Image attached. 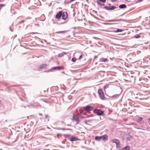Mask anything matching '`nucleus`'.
I'll return each instance as SVG.
<instances>
[{
    "mask_svg": "<svg viewBox=\"0 0 150 150\" xmlns=\"http://www.w3.org/2000/svg\"><path fill=\"white\" fill-rule=\"evenodd\" d=\"M103 64V63H100V64Z\"/></svg>",
    "mask_w": 150,
    "mask_h": 150,
    "instance_id": "obj_63",
    "label": "nucleus"
},
{
    "mask_svg": "<svg viewBox=\"0 0 150 150\" xmlns=\"http://www.w3.org/2000/svg\"><path fill=\"white\" fill-rule=\"evenodd\" d=\"M80 117V118H81L82 119H83V118H85V117H83V116H81Z\"/></svg>",
    "mask_w": 150,
    "mask_h": 150,
    "instance_id": "obj_46",
    "label": "nucleus"
},
{
    "mask_svg": "<svg viewBox=\"0 0 150 150\" xmlns=\"http://www.w3.org/2000/svg\"><path fill=\"white\" fill-rule=\"evenodd\" d=\"M61 134L59 133H58L57 134V136H61Z\"/></svg>",
    "mask_w": 150,
    "mask_h": 150,
    "instance_id": "obj_53",
    "label": "nucleus"
},
{
    "mask_svg": "<svg viewBox=\"0 0 150 150\" xmlns=\"http://www.w3.org/2000/svg\"><path fill=\"white\" fill-rule=\"evenodd\" d=\"M62 12L61 17H62V19L65 20L67 18L68 15L66 11H61Z\"/></svg>",
    "mask_w": 150,
    "mask_h": 150,
    "instance_id": "obj_6",
    "label": "nucleus"
},
{
    "mask_svg": "<svg viewBox=\"0 0 150 150\" xmlns=\"http://www.w3.org/2000/svg\"><path fill=\"white\" fill-rule=\"evenodd\" d=\"M120 95V94H116L115 95H114L112 96H111L110 97L112 98H118Z\"/></svg>",
    "mask_w": 150,
    "mask_h": 150,
    "instance_id": "obj_23",
    "label": "nucleus"
},
{
    "mask_svg": "<svg viewBox=\"0 0 150 150\" xmlns=\"http://www.w3.org/2000/svg\"><path fill=\"white\" fill-rule=\"evenodd\" d=\"M141 37V36L139 34H136L134 35V37L136 38H138Z\"/></svg>",
    "mask_w": 150,
    "mask_h": 150,
    "instance_id": "obj_27",
    "label": "nucleus"
},
{
    "mask_svg": "<svg viewBox=\"0 0 150 150\" xmlns=\"http://www.w3.org/2000/svg\"><path fill=\"white\" fill-rule=\"evenodd\" d=\"M35 24V25H39L38 24Z\"/></svg>",
    "mask_w": 150,
    "mask_h": 150,
    "instance_id": "obj_59",
    "label": "nucleus"
},
{
    "mask_svg": "<svg viewBox=\"0 0 150 150\" xmlns=\"http://www.w3.org/2000/svg\"><path fill=\"white\" fill-rule=\"evenodd\" d=\"M98 93L99 94L100 98L102 100H104L105 99V96L103 92L102 89L101 88L99 89L98 90Z\"/></svg>",
    "mask_w": 150,
    "mask_h": 150,
    "instance_id": "obj_2",
    "label": "nucleus"
},
{
    "mask_svg": "<svg viewBox=\"0 0 150 150\" xmlns=\"http://www.w3.org/2000/svg\"><path fill=\"white\" fill-rule=\"evenodd\" d=\"M104 8L107 10H113L118 8L115 6H105L104 7Z\"/></svg>",
    "mask_w": 150,
    "mask_h": 150,
    "instance_id": "obj_7",
    "label": "nucleus"
},
{
    "mask_svg": "<svg viewBox=\"0 0 150 150\" xmlns=\"http://www.w3.org/2000/svg\"><path fill=\"white\" fill-rule=\"evenodd\" d=\"M55 129H58V130H65V128H55Z\"/></svg>",
    "mask_w": 150,
    "mask_h": 150,
    "instance_id": "obj_34",
    "label": "nucleus"
},
{
    "mask_svg": "<svg viewBox=\"0 0 150 150\" xmlns=\"http://www.w3.org/2000/svg\"><path fill=\"white\" fill-rule=\"evenodd\" d=\"M32 33L33 34H39V33H35V32H33V33Z\"/></svg>",
    "mask_w": 150,
    "mask_h": 150,
    "instance_id": "obj_52",
    "label": "nucleus"
},
{
    "mask_svg": "<svg viewBox=\"0 0 150 150\" xmlns=\"http://www.w3.org/2000/svg\"><path fill=\"white\" fill-rule=\"evenodd\" d=\"M94 109L93 107L89 105H87L83 108V110L84 111H91L93 110H93Z\"/></svg>",
    "mask_w": 150,
    "mask_h": 150,
    "instance_id": "obj_4",
    "label": "nucleus"
},
{
    "mask_svg": "<svg viewBox=\"0 0 150 150\" xmlns=\"http://www.w3.org/2000/svg\"><path fill=\"white\" fill-rule=\"evenodd\" d=\"M103 24H104V25H109L110 24V23H103Z\"/></svg>",
    "mask_w": 150,
    "mask_h": 150,
    "instance_id": "obj_42",
    "label": "nucleus"
},
{
    "mask_svg": "<svg viewBox=\"0 0 150 150\" xmlns=\"http://www.w3.org/2000/svg\"><path fill=\"white\" fill-rule=\"evenodd\" d=\"M148 120L149 122H150V118H149V119H148Z\"/></svg>",
    "mask_w": 150,
    "mask_h": 150,
    "instance_id": "obj_55",
    "label": "nucleus"
},
{
    "mask_svg": "<svg viewBox=\"0 0 150 150\" xmlns=\"http://www.w3.org/2000/svg\"><path fill=\"white\" fill-rule=\"evenodd\" d=\"M52 22H53V23L54 24H58V23H56V22H55V21L54 20V19H52Z\"/></svg>",
    "mask_w": 150,
    "mask_h": 150,
    "instance_id": "obj_39",
    "label": "nucleus"
},
{
    "mask_svg": "<svg viewBox=\"0 0 150 150\" xmlns=\"http://www.w3.org/2000/svg\"><path fill=\"white\" fill-rule=\"evenodd\" d=\"M93 115L92 114H91V115H88L87 117H93Z\"/></svg>",
    "mask_w": 150,
    "mask_h": 150,
    "instance_id": "obj_40",
    "label": "nucleus"
},
{
    "mask_svg": "<svg viewBox=\"0 0 150 150\" xmlns=\"http://www.w3.org/2000/svg\"><path fill=\"white\" fill-rule=\"evenodd\" d=\"M66 138H65V139H64V141H65H65H66V142L67 141V140H66Z\"/></svg>",
    "mask_w": 150,
    "mask_h": 150,
    "instance_id": "obj_60",
    "label": "nucleus"
},
{
    "mask_svg": "<svg viewBox=\"0 0 150 150\" xmlns=\"http://www.w3.org/2000/svg\"><path fill=\"white\" fill-rule=\"evenodd\" d=\"M102 31H105V32H108L109 31H107L105 30H102Z\"/></svg>",
    "mask_w": 150,
    "mask_h": 150,
    "instance_id": "obj_44",
    "label": "nucleus"
},
{
    "mask_svg": "<svg viewBox=\"0 0 150 150\" xmlns=\"http://www.w3.org/2000/svg\"><path fill=\"white\" fill-rule=\"evenodd\" d=\"M116 148L117 149L120 150L121 146L120 145V143L119 144V145H117L116 146Z\"/></svg>",
    "mask_w": 150,
    "mask_h": 150,
    "instance_id": "obj_26",
    "label": "nucleus"
},
{
    "mask_svg": "<svg viewBox=\"0 0 150 150\" xmlns=\"http://www.w3.org/2000/svg\"><path fill=\"white\" fill-rule=\"evenodd\" d=\"M108 5L109 6H111V4H108Z\"/></svg>",
    "mask_w": 150,
    "mask_h": 150,
    "instance_id": "obj_57",
    "label": "nucleus"
},
{
    "mask_svg": "<svg viewBox=\"0 0 150 150\" xmlns=\"http://www.w3.org/2000/svg\"><path fill=\"white\" fill-rule=\"evenodd\" d=\"M123 31V30L122 29H117L115 31V33L121 32Z\"/></svg>",
    "mask_w": 150,
    "mask_h": 150,
    "instance_id": "obj_25",
    "label": "nucleus"
},
{
    "mask_svg": "<svg viewBox=\"0 0 150 150\" xmlns=\"http://www.w3.org/2000/svg\"><path fill=\"white\" fill-rule=\"evenodd\" d=\"M69 31V30H68L59 31H58V32H56L55 33H58V34H60V33H66Z\"/></svg>",
    "mask_w": 150,
    "mask_h": 150,
    "instance_id": "obj_19",
    "label": "nucleus"
},
{
    "mask_svg": "<svg viewBox=\"0 0 150 150\" xmlns=\"http://www.w3.org/2000/svg\"><path fill=\"white\" fill-rule=\"evenodd\" d=\"M100 17L102 19H104V18L103 17V16H100Z\"/></svg>",
    "mask_w": 150,
    "mask_h": 150,
    "instance_id": "obj_48",
    "label": "nucleus"
},
{
    "mask_svg": "<svg viewBox=\"0 0 150 150\" xmlns=\"http://www.w3.org/2000/svg\"><path fill=\"white\" fill-rule=\"evenodd\" d=\"M90 14L91 15V16H93V17H94V16L93 14H92V13H90Z\"/></svg>",
    "mask_w": 150,
    "mask_h": 150,
    "instance_id": "obj_45",
    "label": "nucleus"
},
{
    "mask_svg": "<svg viewBox=\"0 0 150 150\" xmlns=\"http://www.w3.org/2000/svg\"><path fill=\"white\" fill-rule=\"evenodd\" d=\"M65 130H68L72 131V129H70V128H69V129L65 128Z\"/></svg>",
    "mask_w": 150,
    "mask_h": 150,
    "instance_id": "obj_37",
    "label": "nucleus"
},
{
    "mask_svg": "<svg viewBox=\"0 0 150 150\" xmlns=\"http://www.w3.org/2000/svg\"><path fill=\"white\" fill-rule=\"evenodd\" d=\"M118 0H111V1L113 2H116Z\"/></svg>",
    "mask_w": 150,
    "mask_h": 150,
    "instance_id": "obj_43",
    "label": "nucleus"
},
{
    "mask_svg": "<svg viewBox=\"0 0 150 150\" xmlns=\"http://www.w3.org/2000/svg\"><path fill=\"white\" fill-rule=\"evenodd\" d=\"M119 7L120 9H124L127 8L126 5L125 4H122L119 6Z\"/></svg>",
    "mask_w": 150,
    "mask_h": 150,
    "instance_id": "obj_14",
    "label": "nucleus"
},
{
    "mask_svg": "<svg viewBox=\"0 0 150 150\" xmlns=\"http://www.w3.org/2000/svg\"><path fill=\"white\" fill-rule=\"evenodd\" d=\"M78 140V138L77 137H74L73 136H71L70 139V140L71 142L75 141Z\"/></svg>",
    "mask_w": 150,
    "mask_h": 150,
    "instance_id": "obj_10",
    "label": "nucleus"
},
{
    "mask_svg": "<svg viewBox=\"0 0 150 150\" xmlns=\"http://www.w3.org/2000/svg\"><path fill=\"white\" fill-rule=\"evenodd\" d=\"M101 139L103 141H106L108 139V136L106 134H105L104 135L101 136Z\"/></svg>",
    "mask_w": 150,
    "mask_h": 150,
    "instance_id": "obj_9",
    "label": "nucleus"
},
{
    "mask_svg": "<svg viewBox=\"0 0 150 150\" xmlns=\"http://www.w3.org/2000/svg\"><path fill=\"white\" fill-rule=\"evenodd\" d=\"M79 118L80 117L78 115H75L74 114L72 120L73 121L76 122V124H78L80 121L79 119Z\"/></svg>",
    "mask_w": 150,
    "mask_h": 150,
    "instance_id": "obj_5",
    "label": "nucleus"
},
{
    "mask_svg": "<svg viewBox=\"0 0 150 150\" xmlns=\"http://www.w3.org/2000/svg\"><path fill=\"white\" fill-rule=\"evenodd\" d=\"M93 120V119L91 120H85V123L86 124H88L87 122L90 123Z\"/></svg>",
    "mask_w": 150,
    "mask_h": 150,
    "instance_id": "obj_24",
    "label": "nucleus"
},
{
    "mask_svg": "<svg viewBox=\"0 0 150 150\" xmlns=\"http://www.w3.org/2000/svg\"><path fill=\"white\" fill-rule=\"evenodd\" d=\"M76 59L75 58L73 57L71 59V61L73 62H75L76 61Z\"/></svg>",
    "mask_w": 150,
    "mask_h": 150,
    "instance_id": "obj_30",
    "label": "nucleus"
},
{
    "mask_svg": "<svg viewBox=\"0 0 150 150\" xmlns=\"http://www.w3.org/2000/svg\"><path fill=\"white\" fill-rule=\"evenodd\" d=\"M93 112L98 116H102L104 114V111L100 109H94Z\"/></svg>",
    "mask_w": 150,
    "mask_h": 150,
    "instance_id": "obj_1",
    "label": "nucleus"
},
{
    "mask_svg": "<svg viewBox=\"0 0 150 150\" xmlns=\"http://www.w3.org/2000/svg\"><path fill=\"white\" fill-rule=\"evenodd\" d=\"M142 1L143 0H137V1H136V3H137L140 2H142Z\"/></svg>",
    "mask_w": 150,
    "mask_h": 150,
    "instance_id": "obj_36",
    "label": "nucleus"
},
{
    "mask_svg": "<svg viewBox=\"0 0 150 150\" xmlns=\"http://www.w3.org/2000/svg\"><path fill=\"white\" fill-rule=\"evenodd\" d=\"M98 56H95L94 57V59H95Z\"/></svg>",
    "mask_w": 150,
    "mask_h": 150,
    "instance_id": "obj_50",
    "label": "nucleus"
},
{
    "mask_svg": "<svg viewBox=\"0 0 150 150\" xmlns=\"http://www.w3.org/2000/svg\"><path fill=\"white\" fill-rule=\"evenodd\" d=\"M48 117V115H45V117L44 118V119H46L47 118V117Z\"/></svg>",
    "mask_w": 150,
    "mask_h": 150,
    "instance_id": "obj_41",
    "label": "nucleus"
},
{
    "mask_svg": "<svg viewBox=\"0 0 150 150\" xmlns=\"http://www.w3.org/2000/svg\"><path fill=\"white\" fill-rule=\"evenodd\" d=\"M25 21L24 20H23V21H21V23H24V21Z\"/></svg>",
    "mask_w": 150,
    "mask_h": 150,
    "instance_id": "obj_49",
    "label": "nucleus"
},
{
    "mask_svg": "<svg viewBox=\"0 0 150 150\" xmlns=\"http://www.w3.org/2000/svg\"><path fill=\"white\" fill-rule=\"evenodd\" d=\"M132 138V137L129 134H127L126 139L127 141H130L131 140Z\"/></svg>",
    "mask_w": 150,
    "mask_h": 150,
    "instance_id": "obj_16",
    "label": "nucleus"
},
{
    "mask_svg": "<svg viewBox=\"0 0 150 150\" xmlns=\"http://www.w3.org/2000/svg\"><path fill=\"white\" fill-rule=\"evenodd\" d=\"M105 21L106 22H117V21H113L112 20H107Z\"/></svg>",
    "mask_w": 150,
    "mask_h": 150,
    "instance_id": "obj_32",
    "label": "nucleus"
},
{
    "mask_svg": "<svg viewBox=\"0 0 150 150\" xmlns=\"http://www.w3.org/2000/svg\"><path fill=\"white\" fill-rule=\"evenodd\" d=\"M112 142L115 143L116 144V146L117 145H119L120 143L119 140L117 139H113L112 140Z\"/></svg>",
    "mask_w": 150,
    "mask_h": 150,
    "instance_id": "obj_12",
    "label": "nucleus"
},
{
    "mask_svg": "<svg viewBox=\"0 0 150 150\" xmlns=\"http://www.w3.org/2000/svg\"><path fill=\"white\" fill-rule=\"evenodd\" d=\"M142 117H140L138 118V120H137V122L138 123L142 124Z\"/></svg>",
    "mask_w": 150,
    "mask_h": 150,
    "instance_id": "obj_17",
    "label": "nucleus"
},
{
    "mask_svg": "<svg viewBox=\"0 0 150 150\" xmlns=\"http://www.w3.org/2000/svg\"><path fill=\"white\" fill-rule=\"evenodd\" d=\"M130 146H127L125 147L122 148L120 150H129L130 149Z\"/></svg>",
    "mask_w": 150,
    "mask_h": 150,
    "instance_id": "obj_18",
    "label": "nucleus"
},
{
    "mask_svg": "<svg viewBox=\"0 0 150 150\" xmlns=\"http://www.w3.org/2000/svg\"><path fill=\"white\" fill-rule=\"evenodd\" d=\"M39 115H42V114L41 113H39Z\"/></svg>",
    "mask_w": 150,
    "mask_h": 150,
    "instance_id": "obj_56",
    "label": "nucleus"
},
{
    "mask_svg": "<svg viewBox=\"0 0 150 150\" xmlns=\"http://www.w3.org/2000/svg\"><path fill=\"white\" fill-rule=\"evenodd\" d=\"M62 143L63 144H65V141H62Z\"/></svg>",
    "mask_w": 150,
    "mask_h": 150,
    "instance_id": "obj_51",
    "label": "nucleus"
},
{
    "mask_svg": "<svg viewBox=\"0 0 150 150\" xmlns=\"http://www.w3.org/2000/svg\"><path fill=\"white\" fill-rule=\"evenodd\" d=\"M79 115H86L84 114V112H83V111H82L79 112Z\"/></svg>",
    "mask_w": 150,
    "mask_h": 150,
    "instance_id": "obj_29",
    "label": "nucleus"
},
{
    "mask_svg": "<svg viewBox=\"0 0 150 150\" xmlns=\"http://www.w3.org/2000/svg\"><path fill=\"white\" fill-rule=\"evenodd\" d=\"M62 12L61 11H59L56 15L55 18L57 19H59L61 17Z\"/></svg>",
    "mask_w": 150,
    "mask_h": 150,
    "instance_id": "obj_8",
    "label": "nucleus"
},
{
    "mask_svg": "<svg viewBox=\"0 0 150 150\" xmlns=\"http://www.w3.org/2000/svg\"><path fill=\"white\" fill-rule=\"evenodd\" d=\"M86 1L87 2H88V0H86Z\"/></svg>",
    "mask_w": 150,
    "mask_h": 150,
    "instance_id": "obj_61",
    "label": "nucleus"
},
{
    "mask_svg": "<svg viewBox=\"0 0 150 150\" xmlns=\"http://www.w3.org/2000/svg\"><path fill=\"white\" fill-rule=\"evenodd\" d=\"M108 61L109 60L108 59L105 58H101L99 60V62H108Z\"/></svg>",
    "mask_w": 150,
    "mask_h": 150,
    "instance_id": "obj_13",
    "label": "nucleus"
},
{
    "mask_svg": "<svg viewBox=\"0 0 150 150\" xmlns=\"http://www.w3.org/2000/svg\"><path fill=\"white\" fill-rule=\"evenodd\" d=\"M96 2L97 4L101 6H104L105 4L103 3H101V2H100L98 1V0H97L96 1Z\"/></svg>",
    "mask_w": 150,
    "mask_h": 150,
    "instance_id": "obj_21",
    "label": "nucleus"
},
{
    "mask_svg": "<svg viewBox=\"0 0 150 150\" xmlns=\"http://www.w3.org/2000/svg\"><path fill=\"white\" fill-rule=\"evenodd\" d=\"M30 105H31L32 106L34 107L35 106H36V105L35 104H33L32 103L30 104Z\"/></svg>",
    "mask_w": 150,
    "mask_h": 150,
    "instance_id": "obj_35",
    "label": "nucleus"
},
{
    "mask_svg": "<svg viewBox=\"0 0 150 150\" xmlns=\"http://www.w3.org/2000/svg\"><path fill=\"white\" fill-rule=\"evenodd\" d=\"M67 54V53L66 52H63L61 53H59L58 54V57H60L64 56V55H66Z\"/></svg>",
    "mask_w": 150,
    "mask_h": 150,
    "instance_id": "obj_15",
    "label": "nucleus"
},
{
    "mask_svg": "<svg viewBox=\"0 0 150 150\" xmlns=\"http://www.w3.org/2000/svg\"><path fill=\"white\" fill-rule=\"evenodd\" d=\"M9 29L10 30V31H11V32H13V30H12L11 29V27L10 26L9 27Z\"/></svg>",
    "mask_w": 150,
    "mask_h": 150,
    "instance_id": "obj_47",
    "label": "nucleus"
},
{
    "mask_svg": "<svg viewBox=\"0 0 150 150\" xmlns=\"http://www.w3.org/2000/svg\"><path fill=\"white\" fill-rule=\"evenodd\" d=\"M63 67L60 66H56L52 67L50 69L47 71H45V72H48L50 71H53L55 70H60L61 69H63Z\"/></svg>",
    "mask_w": 150,
    "mask_h": 150,
    "instance_id": "obj_3",
    "label": "nucleus"
},
{
    "mask_svg": "<svg viewBox=\"0 0 150 150\" xmlns=\"http://www.w3.org/2000/svg\"><path fill=\"white\" fill-rule=\"evenodd\" d=\"M109 87V85L108 84L104 86L103 87V88L104 90L107 89Z\"/></svg>",
    "mask_w": 150,
    "mask_h": 150,
    "instance_id": "obj_28",
    "label": "nucleus"
},
{
    "mask_svg": "<svg viewBox=\"0 0 150 150\" xmlns=\"http://www.w3.org/2000/svg\"><path fill=\"white\" fill-rule=\"evenodd\" d=\"M2 150V149H0V150Z\"/></svg>",
    "mask_w": 150,
    "mask_h": 150,
    "instance_id": "obj_64",
    "label": "nucleus"
},
{
    "mask_svg": "<svg viewBox=\"0 0 150 150\" xmlns=\"http://www.w3.org/2000/svg\"><path fill=\"white\" fill-rule=\"evenodd\" d=\"M98 1L105 3L106 2V0H98Z\"/></svg>",
    "mask_w": 150,
    "mask_h": 150,
    "instance_id": "obj_31",
    "label": "nucleus"
},
{
    "mask_svg": "<svg viewBox=\"0 0 150 150\" xmlns=\"http://www.w3.org/2000/svg\"><path fill=\"white\" fill-rule=\"evenodd\" d=\"M47 66V65L46 64H43L41 65L39 67V68L40 69H43L46 68Z\"/></svg>",
    "mask_w": 150,
    "mask_h": 150,
    "instance_id": "obj_11",
    "label": "nucleus"
},
{
    "mask_svg": "<svg viewBox=\"0 0 150 150\" xmlns=\"http://www.w3.org/2000/svg\"><path fill=\"white\" fill-rule=\"evenodd\" d=\"M95 13H97V11H95Z\"/></svg>",
    "mask_w": 150,
    "mask_h": 150,
    "instance_id": "obj_62",
    "label": "nucleus"
},
{
    "mask_svg": "<svg viewBox=\"0 0 150 150\" xmlns=\"http://www.w3.org/2000/svg\"><path fill=\"white\" fill-rule=\"evenodd\" d=\"M101 139V138L100 136H96L95 137V139L96 140L99 141Z\"/></svg>",
    "mask_w": 150,
    "mask_h": 150,
    "instance_id": "obj_22",
    "label": "nucleus"
},
{
    "mask_svg": "<svg viewBox=\"0 0 150 150\" xmlns=\"http://www.w3.org/2000/svg\"><path fill=\"white\" fill-rule=\"evenodd\" d=\"M64 136L65 137V138H67L69 139L70 140V138L71 137V135L70 134H64Z\"/></svg>",
    "mask_w": 150,
    "mask_h": 150,
    "instance_id": "obj_20",
    "label": "nucleus"
},
{
    "mask_svg": "<svg viewBox=\"0 0 150 150\" xmlns=\"http://www.w3.org/2000/svg\"><path fill=\"white\" fill-rule=\"evenodd\" d=\"M121 20L123 21H125V19H121Z\"/></svg>",
    "mask_w": 150,
    "mask_h": 150,
    "instance_id": "obj_54",
    "label": "nucleus"
},
{
    "mask_svg": "<svg viewBox=\"0 0 150 150\" xmlns=\"http://www.w3.org/2000/svg\"><path fill=\"white\" fill-rule=\"evenodd\" d=\"M67 125L68 126H70V125H69V124H67Z\"/></svg>",
    "mask_w": 150,
    "mask_h": 150,
    "instance_id": "obj_58",
    "label": "nucleus"
},
{
    "mask_svg": "<svg viewBox=\"0 0 150 150\" xmlns=\"http://www.w3.org/2000/svg\"><path fill=\"white\" fill-rule=\"evenodd\" d=\"M67 21H64L63 22H62V23H58V25H61V24H65V23H67Z\"/></svg>",
    "mask_w": 150,
    "mask_h": 150,
    "instance_id": "obj_33",
    "label": "nucleus"
},
{
    "mask_svg": "<svg viewBox=\"0 0 150 150\" xmlns=\"http://www.w3.org/2000/svg\"><path fill=\"white\" fill-rule=\"evenodd\" d=\"M83 55H80L79 57V60L81 59V58L83 57Z\"/></svg>",
    "mask_w": 150,
    "mask_h": 150,
    "instance_id": "obj_38",
    "label": "nucleus"
}]
</instances>
